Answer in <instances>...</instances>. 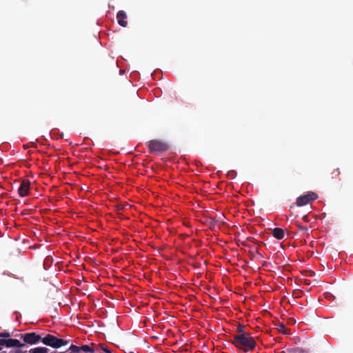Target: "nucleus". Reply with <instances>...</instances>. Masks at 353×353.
Here are the masks:
<instances>
[{
  "label": "nucleus",
  "instance_id": "obj_13",
  "mask_svg": "<svg viewBox=\"0 0 353 353\" xmlns=\"http://www.w3.org/2000/svg\"><path fill=\"white\" fill-rule=\"evenodd\" d=\"M81 347V351H84L85 352H90V353H93L94 352V350L90 347L88 345H83L82 346L80 347Z\"/></svg>",
  "mask_w": 353,
  "mask_h": 353
},
{
  "label": "nucleus",
  "instance_id": "obj_18",
  "mask_svg": "<svg viewBox=\"0 0 353 353\" xmlns=\"http://www.w3.org/2000/svg\"><path fill=\"white\" fill-rule=\"evenodd\" d=\"M297 226L299 227V230H307V228H305L304 226L300 225L299 224H297Z\"/></svg>",
  "mask_w": 353,
  "mask_h": 353
},
{
  "label": "nucleus",
  "instance_id": "obj_5",
  "mask_svg": "<svg viewBox=\"0 0 353 353\" xmlns=\"http://www.w3.org/2000/svg\"><path fill=\"white\" fill-rule=\"evenodd\" d=\"M29 189L30 182L28 181H23L18 189V193L21 196H25L28 195Z\"/></svg>",
  "mask_w": 353,
  "mask_h": 353
},
{
  "label": "nucleus",
  "instance_id": "obj_12",
  "mask_svg": "<svg viewBox=\"0 0 353 353\" xmlns=\"http://www.w3.org/2000/svg\"><path fill=\"white\" fill-rule=\"evenodd\" d=\"M48 262L50 263V264H52L53 262L52 253L49 250L46 252V266L48 265Z\"/></svg>",
  "mask_w": 353,
  "mask_h": 353
},
{
  "label": "nucleus",
  "instance_id": "obj_23",
  "mask_svg": "<svg viewBox=\"0 0 353 353\" xmlns=\"http://www.w3.org/2000/svg\"><path fill=\"white\" fill-rule=\"evenodd\" d=\"M303 220H304L305 221H307V216H303Z\"/></svg>",
  "mask_w": 353,
  "mask_h": 353
},
{
  "label": "nucleus",
  "instance_id": "obj_4",
  "mask_svg": "<svg viewBox=\"0 0 353 353\" xmlns=\"http://www.w3.org/2000/svg\"><path fill=\"white\" fill-rule=\"evenodd\" d=\"M318 198L316 193L310 192L304 195L300 196L296 199V204L297 206H303L311 201H315Z\"/></svg>",
  "mask_w": 353,
  "mask_h": 353
},
{
  "label": "nucleus",
  "instance_id": "obj_16",
  "mask_svg": "<svg viewBox=\"0 0 353 353\" xmlns=\"http://www.w3.org/2000/svg\"><path fill=\"white\" fill-rule=\"evenodd\" d=\"M280 332H282L283 334H286V328L284 325L281 324L280 328H279Z\"/></svg>",
  "mask_w": 353,
  "mask_h": 353
},
{
  "label": "nucleus",
  "instance_id": "obj_25",
  "mask_svg": "<svg viewBox=\"0 0 353 353\" xmlns=\"http://www.w3.org/2000/svg\"><path fill=\"white\" fill-rule=\"evenodd\" d=\"M281 353H285V352H283H283H281Z\"/></svg>",
  "mask_w": 353,
  "mask_h": 353
},
{
  "label": "nucleus",
  "instance_id": "obj_14",
  "mask_svg": "<svg viewBox=\"0 0 353 353\" xmlns=\"http://www.w3.org/2000/svg\"><path fill=\"white\" fill-rule=\"evenodd\" d=\"M69 350H71L70 353H79L81 352V347L74 345H71Z\"/></svg>",
  "mask_w": 353,
  "mask_h": 353
},
{
  "label": "nucleus",
  "instance_id": "obj_7",
  "mask_svg": "<svg viewBox=\"0 0 353 353\" xmlns=\"http://www.w3.org/2000/svg\"><path fill=\"white\" fill-rule=\"evenodd\" d=\"M40 337L34 333L26 334L23 336V340L26 343L34 344L39 340Z\"/></svg>",
  "mask_w": 353,
  "mask_h": 353
},
{
  "label": "nucleus",
  "instance_id": "obj_21",
  "mask_svg": "<svg viewBox=\"0 0 353 353\" xmlns=\"http://www.w3.org/2000/svg\"><path fill=\"white\" fill-rule=\"evenodd\" d=\"M57 313V309H55L53 312L51 314V317L52 318H54L55 317V314Z\"/></svg>",
  "mask_w": 353,
  "mask_h": 353
},
{
  "label": "nucleus",
  "instance_id": "obj_20",
  "mask_svg": "<svg viewBox=\"0 0 353 353\" xmlns=\"http://www.w3.org/2000/svg\"><path fill=\"white\" fill-rule=\"evenodd\" d=\"M6 339H0V345L5 346Z\"/></svg>",
  "mask_w": 353,
  "mask_h": 353
},
{
  "label": "nucleus",
  "instance_id": "obj_8",
  "mask_svg": "<svg viewBox=\"0 0 353 353\" xmlns=\"http://www.w3.org/2000/svg\"><path fill=\"white\" fill-rule=\"evenodd\" d=\"M5 346L6 347H21L22 344L17 339H6Z\"/></svg>",
  "mask_w": 353,
  "mask_h": 353
},
{
  "label": "nucleus",
  "instance_id": "obj_10",
  "mask_svg": "<svg viewBox=\"0 0 353 353\" xmlns=\"http://www.w3.org/2000/svg\"><path fill=\"white\" fill-rule=\"evenodd\" d=\"M288 353H309L306 350L301 347H294L288 350Z\"/></svg>",
  "mask_w": 353,
  "mask_h": 353
},
{
  "label": "nucleus",
  "instance_id": "obj_22",
  "mask_svg": "<svg viewBox=\"0 0 353 353\" xmlns=\"http://www.w3.org/2000/svg\"><path fill=\"white\" fill-rule=\"evenodd\" d=\"M52 290L57 292V287L56 286V284H53Z\"/></svg>",
  "mask_w": 353,
  "mask_h": 353
},
{
  "label": "nucleus",
  "instance_id": "obj_19",
  "mask_svg": "<svg viewBox=\"0 0 353 353\" xmlns=\"http://www.w3.org/2000/svg\"><path fill=\"white\" fill-rule=\"evenodd\" d=\"M1 336H5V337H7V336H9V334L8 332H4V333H0V337Z\"/></svg>",
  "mask_w": 353,
  "mask_h": 353
},
{
  "label": "nucleus",
  "instance_id": "obj_9",
  "mask_svg": "<svg viewBox=\"0 0 353 353\" xmlns=\"http://www.w3.org/2000/svg\"><path fill=\"white\" fill-rule=\"evenodd\" d=\"M284 230L280 228H276L272 231V235L277 239H282L284 237Z\"/></svg>",
  "mask_w": 353,
  "mask_h": 353
},
{
  "label": "nucleus",
  "instance_id": "obj_15",
  "mask_svg": "<svg viewBox=\"0 0 353 353\" xmlns=\"http://www.w3.org/2000/svg\"><path fill=\"white\" fill-rule=\"evenodd\" d=\"M32 353H44V349L43 347H37L31 350Z\"/></svg>",
  "mask_w": 353,
  "mask_h": 353
},
{
  "label": "nucleus",
  "instance_id": "obj_3",
  "mask_svg": "<svg viewBox=\"0 0 353 353\" xmlns=\"http://www.w3.org/2000/svg\"><path fill=\"white\" fill-rule=\"evenodd\" d=\"M67 344V341H64L62 339H58L57 337L49 334H46V345L50 346L53 348H59Z\"/></svg>",
  "mask_w": 353,
  "mask_h": 353
},
{
  "label": "nucleus",
  "instance_id": "obj_11",
  "mask_svg": "<svg viewBox=\"0 0 353 353\" xmlns=\"http://www.w3.org/2000/svg\"><path fill=\"white\" fill-rule=\"evenodd\" d=\"M244 328L245 326L243 325L239 324L236 328L237 334L234 336H242L243 334H249L244 330Z\"/></svg>",
  "mask_w": 353,
  "mask_h": 353
},
{
  "label": "nucleus",
  "instance_id": "obj_1",
  "mask_svg": "<svg viewBox=\"0 0 353 353\" xmlns=\"http://www.w3.org/2000/svg\"><path fill=\"white\" fill-rule=\"evenodd\" d=\"M232 343L237 348L249 352L256 347V341L250 334H243L242 336H234Z\"/></svg>",
  "mask_w": 353,
  "mask_h": 353
},
{
  "label": "nucleus",
  "instance_id": "obj_17",
  "mask_svg": "<svg viewBox=\"0 0 353 353\" xmlns=\"http://www.w3.org/2000/svg\"><path fill=\"white\" fill-rule=\"evenodd\" d=\"M102 349L106 353H112L110 350L107 347H103Z\"/></svg>",
  "mask_w": 353,
  "mask_h": 353
},
{
  "label": "nucleus",
  "instance_id": "obj_24",
  "mask_svg": "<svg viewBox=\"0 0 353 353\" xmlns=\"http://www.w3.org/2000/svg\"><path fill=\"white\" fill-rule=\"evenodd\" d=\"M45 323H46V325H48V326L49 325H46V323H47V321H45Z\"/></svg>",
  "mask_w": 353,
  "mask_h": 353
},
{
  "label": "nucleus",
  "instance_id": "obj_6",
  "mask_svg": "<svg viewBox=\"0 0 353 353\" xmlns=\"http://www.w3.org/2000/svg\"><path fill=\"white\" fill-rule=\"evenodd\" d=\"M117 19L118 21V23L122 27H126L128 25V21L126 20L127 19V14L123 10H120L118 12L117 14Z\"/></svg>",
  "mask_w": 353,
  "mask_h": 353
},
{
  "label": "nucleus",
  "instance_id": "obj_2",
  "mask_svg": "<svg viewBox=\"0 0 353 353\" xmlns=\"http://www.w3.org/2000/svg\"><path fill=\"white\" fill-rule=\"evenodd\" d=\"M148 147L151 153L157 152H163L167 151L169 149V146L167 143L157 139L148 141Z\"/></svg>",
  "mask_w": 353,
  "mask_h": 353
}]
</instances>
